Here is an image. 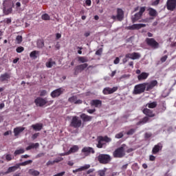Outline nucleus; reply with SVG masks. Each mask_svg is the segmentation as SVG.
Masks as SVG:
<instances>
[{
  "label": "nucleus",
  "mask_w": 176,
  "mask_h": 176,
  "mask_svg": "<svg viewBox=\"0 0 176 176\" xmlns=\"http://www.w3.org/2000/svg\"><path fill=\"white\" fill-rule=\"evenodd\" d=\"M144 12H145V7H142L140 8L138 13H140L142 16V14L144 13Z\"/></svg>",
  "instance_id": "obj_50"
},
{
  "label": "nucleus",
  "mask_w": 176,
  "mask_h": 176,
  "mask_svg": "<svg viewBox=\"0 0 176 176\" xmlns=\"http://www.w3.org/2000/svg\"><path fill=\"white\" fill-rule=\"evenodd\" d=\"M143 85H144V89L146 91H149V90H152L155 86L157 85V80H155L151 82H144Z\"/></svg>",
  "instance_id": "obj_8"
},
{
  "label": "nucleus",
  "mask_w": 176,
  "mask_h": 176,
  "mask_svg": "<svg viewBox=\"0 0 176 176\" xmlns=\"http://www.w3.org/2000/svg\"><path fill=\"white\" fill-rule=\"evenodd\" d=\"M25 152V150L24 148H19L14 151V156H17V155H21Z\"/></svg>",
  "instance_id": "obj_37"
},
{
  "label": "nucleus",
  "mask_w": 176,
  "mask_h": 176,
  "mask_svg": "<svg viewBox=\"0 0 176 176\" xmlns=\"http://www.w3.org/2000/svg\"><path fill=\"white\" fill-rule=\"evenodd\" d=\"M88 168H90V164H85L83 166L73 170V173H80V171H85V170H88Z\"/></svg>",
  "instance_id": "obj_22"
},
{
  "label": "nucleus",
  "mask_w": 176,
  "mask_h": 176,
  "mask_svg": "<svg viewBox=\"0 0 176 176\" xmlns=\"http://www.w3.org/2000/svg\"><path fill=\"white\" fill-rule=\"evenodd\" d=\"M38 56V51H32L30 54V57H31V58H36Z\"/></svg>",
  "instance_id": "obj_35"
},
{
  "label": "nucleus",
  "mask_w": 176,
  "mask_h": 176,
  "mask_svg": "<svg viewBox=\"0 0 176 176\" xmlns=\"http://www.w3.org/2000/svg\"><path fill=\"white\" fill-rule=\"evenodd\" d=\"M135 131V130H134V129H131V130H129V131L126 133V134H127L128 135H131L134 134Z\"/></svg>",
  "instance_id": "obj_49"
},
{
  "label": "nucleus",
  "mask_w": 176,
  "mask_h": 176,
  "mask_svg": "<svg viewBox=\"0 0 176 176\" xmlns=\"http://www.w3.org/2000/svg\"><path fill=\"white\" fill-rule=\"evenodd\" d=\"M78 151H79V146L78 145H74L70 148L69 153L71 155V153H75L76 152H78Z\"/></svg>",
  "instance_id": "obj_31"
},
{
  "label": "nucleus",
  "mask_w": 176,
  "mask_h": 176,
  "mask_svg": "<svg viewBox=\"0 0 176 176\" xmlns=\"http://www.w3.org/2000/svg\"><path fill=\"white\" fill-rule=\"evenodd\" d=\"M149 120V118L148 117H144L142 121L138 122V124H144L145 123H146Z\"/></svg>",
  "instance_id": "obj_42"
},
{
  "label": "nucleus",
  "mask_w": 176,
  "mask_h": 176,
  "mask_svg": "<svg viewBox=\"0 0 176 176\" xmlns=\"http://www.w3.org/2000/svg\"><path fill=\"white\" fill-rule=\"evenodd\" d=\"M142 14H140L139 12L136 13L134 16V17L132 18V21L133 23H135V21H138V20H140V19H141L142 17Z\"/></svg>",
  "instance_id": "obj_32"
},
{
  "label": "nucleus",
  "mask_w": 176,
  "mask_h": 176,
  "mask_svg": "<svg viewBox=\"0 0 176 176\" xmlns=\"http://www.w3.org/2000/svg\"><path fill=\"white\" fill-rule=\"evenodd\" d=\"M97 141V148H102V146H104V140H102V136H98Z\"/></svg>",
  "instance_id": "obj_28"
},
{
  "label": "nucleus",
  "mask_w": 176,
  "mask_h": 176,
  "mask_svg": "<svg viewBox=\"0 0 176 176\" xmlns=\"http://www.w3.org/2000/svg\"><path fill=\"white\" fill-rule=\"evenodd\" d=\"M64 174H65V172H61V173L56 174L54 176H63V175H64Z\"/></svg>",
  "instance_id": "obj_63"
},
{
  "label": "nucleus",
  "mask_w": 176,
  "mask_h": 176,
  "mask_svg": "<svg viewBox=\"0 0 176 176\" xmlns=\"http://www.w3.org/2000/svg\"><path fill=\"white\" fill-rule=\"evenodd\" d=\"M69 155V151H67L66 153H60L59 156H68Z\"/></svg>",
  "instance_id": "obj_54"
},
{
  "label": "nucleus",
  "mask_w": 176,
  "mask_h": 176,
  "mask_svg": "<svg viewBox=\"0 0 176 176\" xmlns=\"http://www.w3.org/2000/svg\"><path fill=\"white\" fill-rule=\"evenodd\" d=\"M166 60H167V56H164L162 58H161L162 63H164V61H166Z\"/></svg>",
  "instance_id": "obj_59"
},
{
  "label": "nucleus",
  "mask_w": 176,
  "mask_h": 176,
  "mask_svg": "<svg viewBox=\"0 0 176 176\" xmlns=\"http://www.w3.org/2000/svg\"><path fill=\"white\" fill-rule=\"evenodd\" d=\"M72 126L76 129H79L82 126V120L78 116H74L72 120Z\"/></svg>",
  "instance_id": "obj_7"
},
{
  "label": "nucleus",
  "mask_w": 176,
  "mask_h": 176,
  "mask_svg": "<svg viewBox=\"0 0 176 176\" xmlns=\"http://www.w3.org/2000/svg\"><path fill=\"white\" fill-rule=\"evenodd\" d=\"M141 58V54L138 52L129 53L126 54V58H131V60H138Z\"/></svg>",
  "instance_id": "obj_11"
},
{
  "label": "nucleus",
  "mask_w": 176,
  "mask_h": 176,
  "mask_svg": "<svg viewBox=\"0 0 176 176\" xmlns=\"http://www.w3.org/2000/svg\"><path fill=\"white\" fill-rule=\"evenodd\" d=\"M99 175H100V176H104V175H105V170H100V171H99Z\"/></svg>",
  "instance_id": "obj_56"
},
{
  "label": "nucleus",
  "mask_w": 176,
  "mask_h": 176,
  "mask_svg": "<svg viewBox=\"0 0 176 176\" xmlns=\"http://www.w3.org/2000/svg\"><path fill=\"white\" fill-rule=\"evenodd\" d=\"M123 137V133H120L116 135V138H122Z\"/></svg>",
  "instance_id": "obj_52"
},
{
  "label": "nucleus",
  "mask_w": 176,
  "mask_h": 176,
  "mask_svg": "<svg viewBox=\"0 0 176 176\" xmlns=\"http://www.w3.org/2000/svg\"><path fill=\"white\" fill-rule=\"evenodd\" d=\"M46 94H47V91H46V90H42L40 92L41 97H45V96H46Z\"/></svg>",
  "instance_id": "obj_47"
},
{
  "label": "nucleus",
  "mask_w": 176,
  "mask_h": 176,
  "mask_svg": "<svg viewBox=\"0 0 176 176\" xmlns=\"http://www.w3.org/2000/svg\"><path fill=\"white\" fill-rule=\"evenodd\" d=\"M166 8L173 12L176 8V0H167Z\"/></svg>",
  "instance_id": "obj_10"
},
{
  "label": "nucleus",
  "mask_w": 176,
  "mask_h": 176,
  "mask_svg": "<svg viewBox=\"0 0 176 176\" xmlns=\"http://www.w3.org/2000/svg\"><path fill=\"white\" fill-rule=\"evenodd\" d=\"M32 127L33 130H35V131H41V129L43 127V124L37 123L35 124H32Z\"/></svg>",
  "instance_id": "obj_27"
},
{
  "label": "nucleus",
  "mask_w": 176,
  "mask_h": 176,
  "mask_svg": "<svg viewBox=\"0 0 176 176\" xmlns=\"http://www.w3.org/2000/svg\"><path fill=\"white\" fill-rule=\"evenodd\" d=\"M42 20H50V16L47 14H44L41 16Z\"/></svg>",
  "instance_id": "obj_43"
},
{
  "label": "nucleus",
  "mask_w": 176,
  "mask_h": 176,
  "mask_svg": "<svg viewBox=\"0 0 176 176\" xmlns=\"http://www.w3.org/2000/svg\"><path fill=\"white\" fill-rule=\"evenodd\" d=\"M53 100H47V98H43L41 97H38L34 100V103L36 107H45V105H52Z\"/></svg>",
  "instance_id": "obj_2"
},
{
  "label": "nucleus",
  "mask_w": 176,
  "mask_h": 176,
  "mask_svg": "<svg viewBox=\"0 0 176 176\" xmlns=\"http://www.w3.org/2000/svg\"><path fill=\"white\" fill-rule=\"evenodd\" d=\"M145 27H146V25L144 23L133 24L129 27V30H141V28Z\"/></svg>",
  "instance_id": "obj_17"
},
{
  "label": "nucleus",
  "mask_w": 176,
  "mask_h": 176,
  "mask_svg": "<svg viewBox=\"0 0 176 176\" xmlns=\"http://www.w3.org/2000/svg\"><path fill=\"white\" fill-rule=\"evenodd\" d=\"M145 91V86L144 85V83H141L139 85H137L134 87V89L133 91V94H142Z\"/></svg>",
  "instance_id": "obj_5"
},
{
  "label": "nucleus",
  "mask_w": 176,
  "mask_h": 176,
  "mask_svg": "<svg viewBox=\"0 0 176 176\" xmlns=\"http://www.w3.org/2000/svg\"><path fill=\"white\" fill-rule=\"evenodd\" d=\"M155 159H156V157L153 155H150V157H149V160H151V162H155Z\"/></svg>",
  "instance_id": "obj_55"
},
{
  "label": "nucleus",
  "mask_w": 176,
  "mask_h": 176,
  "mask_svg": "<svg viewBox=\"0 0 176 176\" xmlns=\"http://www.w3.org/2000/svg\"><path fill=\"white\" fill-rule=\"evenodd\" d=\"M148 76H149V74L146 72H142L138 76V80H145L146 79H148Z\"/></svg>",
  "instance_id": "obj_20"
},
{
  "label": "nucleus",
  "mask_w": 176,
  "mask_h": 176,
  "mask_svg": "<svg viewBox=\"0 0 176 176\" xmlns=\"http://www.w3.org/2000/svg\"><path fill=\"white\" fill-rule=\"evenodd\" d=\"M102 140L104 141L105 142H111L112 141V139L107 136L102 137Z\"/></svg>",
  "instance_id": "obj_45"
},
{
  "label": "nucleus",
  "mask_w": 176,
  "mask_h": 176,
  "mask_svg": "<svg viewBox=\"0 0 176 176\" xmlns=\"http://www.w3.org/2000/svg\"><path fill=\"white\" fill-rule=\"evenodd\" d=\"M14 6V0H5L3 3V12L4 14H10L13 12V6Z\"/></svg>",
  "instance_id": "obj_1"
},
{
  "label": "nucleus",
  "mask_w": 176,
  "mask_h": 176,
  "mask_svg": "<svg viewBox=\"0 0 176 176\" xmlns=\"http://www.w3.org/2000/svg\"><path fill=\"white\" fill-rule=\"evenodd\" d=\"M28 173L30 175H33V176L39 175V171L36 170L35 169H30Z\"/></svg>",
  "instance_id": "obj_34"
},
{
  "label": "nucleus",
  "mask_w": 176,
  "mask_h": 176,
  "mask_svg": "<svg viewBox=\"0 0 176 176\" xmlns=\"http://www.w3.org/2000/svg\"><path fill=\"white\" fill-rule=\"evenodd\" d=\"M6 23L7 24H10V23H12V19L10 18H8L6 19Z\"/></svg>",
  "instance_id": "obj_58"
},
{
  "label": "nucleus",
  "mask_w": 176,
  "mask_h": 176,
  "mask_svg": "<svg viewBox=\"0 0 176 176\" xmlns=\"http://www.w3.org/2000/svg\"><path fill=\"white\" fill-rule=\"evenodd\" d=\"M21 6V3L20 2H16V9H19Z\"/></svg>",
  "instance_id": "obj_60"
},
{
  "label": "nucleus",
  "mask_w": 176,
  "mask_h": 176,
  "mask_svg": "<svg viewBox=\"0 0 176 176\" xmlns=\"http://www.w3.org/2000/svg\"><path fill=\"white\" fill-rule=\"evenodd\" d=\"M90 104L91 107H96V108H100L102 105V102L100 100H93L91 101Z\"/></svg>",
  "instance_id": "obj_18"
},
{
  "label": "nucleus",
  "mask_w": 176,
  "mask_h": 176,
  "mask_svg": "<svg viewBox=\"0 0 176 176\" xmlns=\"http://www.w3.org/2000/svg\"><path fill=\"white\" fill-rule=\"evenodd\" d=\"M16 51L17 53H21V52H24V48L23 47H18L16 49Z\"/></svg>",
  "instance_id": "obj_46"
},
{
  "label": "nucleus",
  "mask_w": 176,
  "mask_h": 176,
  "mask_svg": "<svg viewBox=\"0 0 176 176\" xmlns=\"http://www.w3.org/2000/svg\"><path fill=\"white\" fill-rule=\"evenodd\" d=\"M69 102H71V104H80L83 102L82 100L78 99V96H72L68 99Z\"/></svg>",
  "instance_id": "obj_14"
},
{
  "label": "nucleus",
  "mask_w": 176,
  "mask_h": 176,
  "mask_svg": "<svg viewBox=\"0 0 176 176\" xmlns=\"http://www.w3.org/2000/svg\"><path fill=\"white\" fill-rule=\"evenodd\" d=\"M19 168H20V166L19 165V164H16L14 166L9 167L6 173L10 174V173H14V171H16V170H19Z\"/></svg>",
  "instance_id": "obj_19"
},
{
  "label": "nucleus",
  "mask_w": 176,
  "mask_h": 176,
  "mask_svg": "<svg viewBox=\"0 0 176 176\" xmlns=\"http://www.w3.org/2000/svg\"><path fill=\"white\" fill-rule=\"evenodd\" d=\"M36 148H39V143H32L26 148V151H30L34 148L36 149Z\"/></svg>",
  "instance_id": "obj_29"
},
{
  "label": "nucleus",
  "mask_w": 176,
  "mask_h": 176,
  "mask_svg": "<svg viewBox=\"0 0 176 176\" xmlns=\"http://www.w3.org/2000/svg\"><path fill=\"white\" fill-rule=\"evenodd\" d=\"M98 160L101 164H108L112 158L108 154H100L98 156Z\"/></svg>",
  "instance_id": "obj_3"
},
{
  "label": "nucleus",
  "mask_w": 176,
  "mask_h": 176,
  "mask_svg": "<svg viewBox=\"0 0 176 176\" xmlns=\"http://www.w3.org/2000/svg\"><path fill=\"white\" fill-rule=\"evenodd\" d=\"M146 42L148 46L153 47V49H157L159 47V43L155 41V38H146Z\"/></svg>",
  "instance_id": "obj_9"
},
{
  "label": "nucleus",
  "mask_w": 176,
  "mask_h": 176,
  "mask_svg": "<svg viewBox=\"0 0 176 176\" xmlns=\"http://www.w3.org/2000/svg\"><path fill=\"white\" fill-rule=\"evenodd\" d=\"M158 3H160V0H155L154 2L152 3V6H157Z\"/></svg>",
  "instance_id": "obj_51"
},
{
  "label": "nucleus",
  "mask_w": 176,
  "mask_h": 176,
  "mask_svg": "<svg viewBox=\"0 0 176 176\" xmlns=\"http://www.w3.org/2000/svg\"><path fill=\"white\" fill-rule=\"evenodd\" d=\"M80 118L83 122H90L91 119H93V117L87 116L85 113H82L80 115Z\"/></svg>",
  "instance_id": "obj_23"
},
{
  "label": "nucleus",
  "mask_w": 176,
  "mask_h": 176,
  "mask_svg": "<svg viewBox=\"0 0 176 176\" xmlns=\"http://www.w3.org/2000/svg\"><path fill=\"white\" fill-rule=\"evenodd\" d=\"M38 136H39V133H34V134L32 136V140H36V138H38Z\"/></svg>",
  "instance_id": "obj_53"
},
{
  "label": "nucleus",
  "mask_w": 176,
  "mask_h": 176,
  "mask_svg": "<svg viewBox=\"0 0 176 176\" xmlns=\"http://www.w3.org/2000/svg\"><path fill=\"white\" fill-rule=\"evenodd\" d=\"M25 130V128L22 127V126H18V127L14 129V134L15 137H17V135H19V134H20L21 133H23V131Z\"/></svg>",
  "instance_id": "obj_21"
},
{
  "label": "nucleus",
  "mask_w": 176,
  "mask_h": 176,
  "mask_svg": "<svg viewBox=\"0 0 176 176\" xmlns=\"http://www.w3.org/2000/svg\"><path fill=\"white\" fill-rule=\"evenodd\" d=\"M101 53H102V50H99L96 51V54H97L98 56H100V55H101Z\"/></svg>",
  "instance_id": "obj_62"
},
{
  "label": "nucleus",
  "mask_w": 176,
  "mask_h": 176,
  "mask_svg": "<svg viewBox=\"0 0 176 176\" xmlns=\"http://www.w3.org/2000/svg\"><path fill=\"white\" fill-rule=\"evenodd\" d=\"M120 61V59H119V58H116L115 60H114V64H119V62Z\"/></svg>",
  "instance_id": "obj_61"
},
{
  "label": "nucleus",
  "mask_w": 176,
  "mask_h": 176,
  "mask_svg": "<svg viewBox=\"0 0 176 176\" xmlns=\"http://www.w3.org/2000/svg\"><path fill=\"white\" fill-rule=\"evenodd\" d=\"M78 61L80 63H87L89 61V59L86 56H80L78 57Z\"/></svg>",
  "instance_id": "obj_39"
},
{
  "label": "nucleus",
  "mask_w": 176,
  "mask_h": 176,
  "mask_svg": "<svg viewBox=\"0 0 176 176\" xmlns=\"http://www.w3.org/2000/svg\"><path fill=\"white\" fill-rule=\"evenodd\" d=\"M126 155V152L124 151V146H122L119 147L113 153V156L114 157H123Z\"/></svg>",
  "instance_id": "obj_4"
},
{
  "label": "nucleus",
  "mask_w": 176,
  "mask_h": 176,
  "mask_svg": "<svg viewBox=\"0 0 176 176\" xmlns=\"http://www.w3.org/2000/svg\"><path fill=\"white\" fill-rule=\"evenodd\" d=\"M118 90V87H113V88L106 87L103 89V94H112Z\"/></svg>",
  "instance_id": "obj_15"
},
{
  "label": "nucleus",
  "mask_w": 176,
  "mask_h": 176,
  "mask_svg": "<svg viewBox=\"0 0 176 176\" xmlns=\"http://www.w3.org/2000/svg\"><path fill=\"white\" fill-rule=\"evenodd\" d=\"M12 155L10 154H7L6 156V160H7V162H10V160H12Z\"/></svg>",
  "instance_id": "obj_48"
},
{
  "label": "nucleus",
  "mask_w": 176,
  "mask_h": 176,
  "mask_svg": "<svg viewBox=\"0 0 176 176\" xmlns=\"http://www.w3.org/2000/svg\"><path fill=\"white\" fill-rule=\"evenodd\" d=\"M63 157H59V158H58V159L54 160L53 162L49 161V162L47 163V166H50V164H54V163H58V162H61V161H63Z\"/></svg>",
  "instance_id": "obj_36"
},
{
  "label": "nucleus",
  "mask_w": 176,
  "mask_h": 176,
  "mask_svg": "<svg viewBox=\"0 0 176 176\" xmlns=\"http://www.w3.org/2000/svg\"><path fill=\"white\" fill-rule=\"evenodd\" d=\"M63 93H64V89H63V88H59L54 90L50 96L52 98H56V97H60Z\"/></svg>",
  "instance_id": "obj_13"
},
{
  "label": "nucleus",
  "mask_w": 176,
  "mask_h": 176,
  "mask_svg": "<svg viewBox=\"0 0 176 176\" xmlns=\"http://www.w3.org/2000/svg\"><path fill=\"white\" fill-rule=\"evenodd\" d=\"M31 163H32V160H28L18 164L19 165V167H20V166H28V164H31Z\"/></svg>",
  "instance_id": "obj_41"
},
{
  "label": "nucleus",
  "mask_w": 176,
  "mask_h": 176,
  "mask_svg": "<svg viewBox=\"0 0 176 176\" xmlns=\"http://www.w3.org/2000/svg\"><path fill=\"white\" fill-rule=\"evenodd\" d=\"M148 12H149L150 16H152L153 17L157 16V12L156 11V10L153 8H149Z\"/></svg>",
  "instance_id": "obj_33"
},
{
  "label": "nucleus",
  "mask_w": 176,
  "mask_h": 176,
  "mask_svg": "<svg viewBox=\"0 0 176 176\" xmlns=\"http://www.w3.org/2000/svg\"><path fill=\"white\" fill-rule=\"evenodd\" d=\"M87 112H88V113H94V112H96V109H88L87 110Z\"/></svg>",
  "instance_id": "obj_57"
},
{
  "label": "nucleus",
  "mask_w": 176,
  "mask_h": 176,
  "mask_svg": "<svg viewBox=\"0 0 176 176\" xmlns=\"http://www.w3.org/2000/svg\"><path fill=\"white\" fill-rule=\"evenodd\" d=\"M143 113H144V115H146V116H149V118H153L155 116V113H153V111L148 109H144L143 110Z\"/></svg>",
  "instance_id": "obj_24"
},
{
  "label": "nucleus",
  "mask_w": 176,
  "mask_h": 176,
  "mask_svg": "<svg viewBox=\"0 0 176 176\" xmlns=\"http://www.w3.org/2000/svg\"><path fill=\"white\" fill-rule=\"evenodd\" d=\"M157 106V103H156V102H153L151 103H148L146 104V107L151 109L156 108Z\"/></svg>",
  "instance_id": "obj_38"
},
{
  "label": "nucleus",
  "mask_w": 176,
  "mask_h": 176,
  "mask_svg": "<svg viewBox=\"0 0 176 176\" xmlns=\"http://www.w3.org/2000/svg\"><path fill=\"white\" fill-rule=\"evenodd\" d=\"M10 78V75L8 73H6L4 74H2L1 76H0V80L1 82H5V80H8Z\"/></svg>",
  "instance_id": "obj_30"
},
{
  "label": "nucleus",
  "mask_w": 176,
  "mask_h": 176,
  "mask_svg": "<svg viewBox=\"0 0 176 176\" xmlns=\"http://www.w3.org/2000/svg\"><path fill=\"white\" fill-rule=\"evenodd\" d=\"M9 134H12V131H8L4 133V135H9Z\"/></svg>",
  "instance_id": "obj_64"
},
{
  "label": "nucleus",
  "mask_w": 176,
  "mask_h": 176,
  "mask_svg": "<svg viewBox=\"0 0 176 176\" xmlns=\"http://www.w3.org/2000/svg\"><path fill=\"white\" fill-rule=\"evenodd\" d=\"M89 65L87 63H84L80 65H78L75 69H74V75H78L80 72H82V71H84V69H86Z\"/></svg>",
  "instance_id": "obj_12"
},
{
  "label": "nucleus",
  "mask_w": 176,
  "mask_h": 176,
  "mask_svg": "<svg viewBox=\"0 0 176 176\" xmlns=\"http://www.w3.org/2000/svg\"><path fill=\"white\" fill-rule=\"evenodd\" d=\"M45 65L47 68H52V67H54V65H56V62L53 60V59L50 58L45 63Z\"/></svg>",
  "instance_id": "obj_26"
},
{
  "label": "nucleus",
  "mask_w": 176,
  "mask_h": 176,
  "mask_svg": "<svg viewBox=\"0 0 176 176\" xmlns=\"http://www.w3.org/2000/svg\"><path fill=\"white\" fill-rule=\"evenodd\" d=\"M37 46L38 47H39L40 49H42V47H43V46H45V43L43 42V41L42 40H38L37 41Z\"/></svg>",
  "instance_id": "obj_40"
},
{
  "label": "nucleus",
  "mask_w": 176,
  "mask_h": 176,
  "mask_svg": "<svg viewBox=\"0 0 176 176\" xmlns=\"http://www.w3.org/2000/svg\"><path fill=\"white\" fill-rule=\"evenodd\" d=\"M162 148H163V145H162L161 143H158L153 148V153L154 154L157 153V152H159V151H161Z\"/></svg>",
  "instance_id": "obj_25"
},
{
  "label": "nucleus",
  "mask_w": 176,
  "mask_h": 176,
  "mask_svg": "<svg viewBox=\"0 0 176 176\" xmlns=\"http://www.w3.org/2000/svg\"><path fill=\"white\" fill-rule=\"evenodd\" d=\"M124 19V11L121 8L117 9V19L118 21H122Z\"/></svg>",
  "instance_id": "obj_16"
},
{
  "label": "nucleus",
  "mask_w": 176,
  "mask_h": 176,
  "mask_svg": "<svg viewBox=\"0 0 176 176\" xmlns=\"http://www.w3.org/2000/svg\"><path fill=\"white\" fill-rule=\"evenodd\" d=\"M95 152L94 148L85 146L81 150V155H84L83 159H85L87 156H89L90 153H95Z\"/></svg>",
  "instance_id": "obj_6"
},
{
  "label": "nucleus",
  "mask_w": 176,
  "mask_h": 176,
  "mask_svg": "<svg viewBox=\"0 0 176 176\" xmlns=\"http://www.w3.org/2000/svg\"><path fill=\"white\" fill-rule=\"evenodd\" d=\"M16 42L18 44L21 43V42H23V36H17L16 38Z\"/></svg>",
  "instance_id": "obj_44"
}]
</instances>
